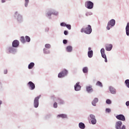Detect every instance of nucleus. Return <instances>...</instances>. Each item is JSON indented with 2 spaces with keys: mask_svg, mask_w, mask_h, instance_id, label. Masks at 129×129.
Wrapping results in <instances>:
<instances>
[{
  "mask_svg": "<svg viewBox=\"0 0 129 129\" xmlns=\"http://www.w3.org/2000/svg\"><path fill=\"white\" fill-rule=\"evenodd\" d=\"M45 48H47L48 49L51 48V45L49 44H46L45 45Z\"/></svg>",
  "mask_w": 129,
  "mask_h": 129,
  "instance_id": "nucleus-33",
  "label": "nucleus"
},
{
  "mask_svg": "<svg viewBox=\"0 0 129 129\" xmlns=\"http://www.w3.org/2000/svg\"><path fill=\"white\" fill-rule=\"evenodd\" d=\"M112 27L111 25H110L109 23H108L107 26V30H110V28Z\"/></svg>",
  "mask_w": 129,
  "mask_h": 129,
  "instance_id": "nucleus-31",
  "label": "nucleus"
},
{
  "mask_svg": "<svg viewBox=\"0 0 129 129\" xmlns=\"http://www.w3.org/2000/svg\"><path fill=\"white\" fill-rule=\"evenodd\" d=\"M96 85L97 86H100V87H102V83L100 82V81H98L96 83Z\"/></svg>",
  "mask_w": 129,
  "mask_h": 129,
  "instance_id": "nucleus-25",
  "label": "nucleus"
},
{
  "mask_svg": "<svg viewBox=\"0 0 129 129\" xmlns=\"http://www.w3.org/2000/svg\"><path fill=\"white\" fill-rule=\"evenodd\" d=\"M25 39H26V42H30L31 41V38H30V37L28 36H25Z\"/></svg>",
  "mask_w": 129,
  "mask_h": 129,
  "instance_id": "nucleus-26",
  "label": "nucleus"
},
{
  "mask_svg": "<svg viewBox=\"0 0 129 129\" xmlns=\"http://www.w3.org/2000/svg\"><path fill=\"white\" fill-rule=\"evenodd\" d=\"M58 101H59L60 104H63V103H64L63 101L62 100L60 99H58Z\"/></svg>",
  "mask_w": 129,
  "mask_h": 129,
  "instance_id": "nucleus-38",
  "label": "nucleus"
},
{
  "mask_svg": "<svg viewBox=\"0 0 129 129\" xmlns=\"http://www.w3.org/2000/svg\"><path fill=\"white\" fill-rule=\"evenodd\" d=\"M83 72H84V73H87V72H88V69L87 67H85L83 69Z\"/></svg>",
  "mask_w": 129,
  "mask_h": 129,
  "instance_id": "nucleus-23",
  "label": "nucleus"
},
{
  "mask_svg": "<svg viewBox=\"0 0 129 129\" xmlns=\"http://www.w3.org/2000/svg\"><path fill=\"white\" fill-rule=\"evenodd\" d=\"M109 91H110L111 93H112V94H115V92H116L114 88H113L112 87H109Z\"/></svg>",
  "mask_w": 129,
  "mask_h": 129,
  "instance_id": "nucleus-15",
  "label": "nucleus"
},
{
  "mask_svg": "<svg viewBox=\"0 0 129 129\" xmlns=\"http://www.w3.org/2000/svg\"><path fill=\"white\" fill-rule=\"evenodd\" d=\"M49 31V28H46L45 29V32H48Z\"/></svg>",
  "mask_w": 129,
  "mask_h": 129,
  "instance_id": "nucleus-44",
  "label": "nucleus"
},
{
  "mask_svg": "<svg viewBox=\"0 0 129 129\" xmlns=\"http://www.w3.org/2000/svg\"><path fill=\"white\" fill-rule=\"evenodd\" d=\"M28 86H29V88L31 89V90H34L35 89V84H34L32 82H29L28 84Z\"/></svg>",
  "mask_w": 129,
  "mask_h": 129,
  "instance_id": "nucleus-8",
  "label": "nucleus"
},
{
  "mask_svg": "<svg viewBox=\"0 0 129 129\" xmlns=\"http://www.w3.org/2000/svg\"><path fill=\"white\" fill-rule=\"evenodd\" d=\"M101 53L102 55V57L104 58V59H105V62H107V58H106V55H105L104 48H102L101 49Z\"/></svg>",
  "mask_w": 129,
  "mask_h": 129,
  "instance_id": "nucleus-6",
  "label": "nucleus"
},
{
  "mask_svg": "<svg viewBox=\"0 0 129 129\" xmlns=\"http://www.w3.org/2000/svg\"><path fill=\"white\" fill-rule=\"evenodd\" d=\"M16 16H17V20L18 21L22 20V16L20 15V14H18V12L15 13Z\"/></svg>",
  "mask_w": 129,
  "mask_h": 129,
  "instance_id": "nucleus-19",
  "label": "nucleus"
},
{
  "mask_svg": "<svg viewBox=\"0 0 129 129\" xmlns=\"http://www.w3.org/2000/svg\"><path fill=\"white\" fill-rule=\"evenodd\" d=\"M91 120L92 124H95L96 123V119H92Z\"/></svg>",
  "mask_w": 129,
  "mask_h": 129,
  "instance_id": "nucleus-28",
  "label": "nucleus"
},
{
  "mask_svg": "<svg viewBox=\"0 0 129 129\" xmlns=\"http://www.w3.org/2000/svg\"><path fill=\"white\" fill-rule=\"evenodd\" d=\"M125 30H126V34L127 36H129V23H127Z\"/></svg>",
  "mask_w": 129,
  "mask_h": 129,
  "instance_id": "nucleus-16",
  "label": "nucleus"
},
{
  "mask_svg": "<svg viewBox=\"0 0 129 129\" xmlns=\"http://www.w3.org/2000/svg\"><path fill=\"white\" fill-rule=\"evenodd\" d=\"M116 118L117 119H118V120H121L122 121H124V120H125V117L122 114L117 115L116 116Z\"/></svg>",
  "mask_w": 129,
  "mask_h": 129,
  "instance_id": "nucleus-7",
  "label": "nucleus"
},
{
  "mask_svg": "<svg viewBox=\"0 0 129 129\" xmlns=\"http://www.w3.org/2000/svg\"><path fill=\"white\" fill-rule=\"evenodd\" d=\"M108 24H110L111 27H113L115 25V20L114 19L111 20Z\"/></svg>",
  "mask_w": 129,
  "mask_h": 129,
  "instance_id": "nucleus-13",
  "label": "nucleus"
},
{
  "mask_svg": "<svg viewBox=\"0 0 129 129\" xmlns=\"http://www.w3.org/2000/svg\"><path fill=\"white\" fill-rule=\"evenodd\" d=\"M88 50H89V51H91V47H89V48H88Z\"/></svg>",
  "mask_w": 129,
  "mask_h": 129,
  "instance_id": "nucleus-46",
  "label": "nucleus"
},
{
  "mask_svg": "<svg viewBox=\"0 0 129 129\" xmlns=\"http://www.w3.org/2000/svg\"><path fill=\"white\" fill-rule=\"evenodd\" d=\"M79 126L80 128H81V129L85 128V125L84 124V123H83L82 122L79 123Z\"/></svg>",
  "mask_w": 129,
  "mask_h": 129,
  "instance_id": "nucleus-20",
  "label": "nucleus"
},
{
  "mask_svg": "<svg viewBox=\"0 0 129 129\" xmlns=\"http://www.w3.org/2000/svg\"><path fill=\"white\" fill-rule=\"evenodd\" d=\"M2 3H6V0H2Z\"/></svg>",
  "mask_w": 129,
  "mask_h": 129,
  "instance_id": "nucleus-45",
  "label": "nucleus"
},
{
  "mask_svg": "<svg viewBox=\"0 0 129 129\" xmlns=\"http://www.w3.org/2000/svg\"><path fill=\"white\" fill-rule=\"evenodd\" d=\"M122 122L121 121H118L116 122L115 127L116 129H125V126L124 125L121 127Z\"/></svg>",
  "mask_w": 129,
  "mask_h": 129,
  "instance_id": "nucleus-2",
  "label": "nucleus"
},
{
  "mask_svg": "<svg viewBox=\"0 0 129 129\" xmlns=\"http://www.w3.org/2000/svg\"><path fill=\"white\" fill-rule=\"evenodd\" d=\"M64 35H68V31H64Z\"/></svg>",
  "mask_w": 129,
  "mask_h": 129,
  "instance_id": "nucleus-40",
  "label": "nucleus"
},
{
  "mask_svg": "<svg viewBox=\"0 0 129 129\" xmlns=\"http://www.w3.org/2000/svg\"><path fill=\"white\" fill-rule=\"evenodd\" d=\"M2 104V101H0V105Z\"/></svg>",
  "mask_w": 129,
  "mask_h": 129,
  "instance_id": "nucleus-47",
  "label": "nucleus"
},
{
  "mask_svg": "<svg viewBox=\"0 0 129 129\" xmlns=\"http://www.w3.org/2000/svg\"><path fill=\"white\" fill-rule=\"evenodd\" d=\"M51 14H48V16H50Z\"/></svg>",
  "mask_w": 129,
  "mask_h": 129,
  "instance_id": "nucleus-48",
  "label": "nucleus"
},
{
  "mask_svg": "<svg viewBox=\"0 0 129 129\" xmlns=\"http://www.w3.org/2000/svg\"><path fill=\"white\" fill-rule=\"evenodd\" d=\"M53 107H54V108H57V107H58V105L57 104V102H54V103Z\"/></svg>",
  "mask_w": 129,
  "mask_h": 129,
  "instance_id": "nucleus-35",
  "label": "nucleus"
},
{
  "mask_svg": "<svg viewBox=\"0 0 129 129\" xmlns=\"http://www.w3.org/2000/svg\"><path fill=\"white\" fill-rule=\"evenodd\" d=\"M43 51L45 54H49V53H50V51H49V50H47V49L45 48L43 49Z\"/></svg>",
  "mask_w": 129,
  "mask_h": 129,
  "instance_id": "nucleus-29",
  "label": "nucleus"
},
{
  "mask_svg": "<svg viewBox=\"0 0 129 129\" xmlns=\"http://www.w3.org/2000/svg\"><path fill=\"white\" fill-rule=\"evenodd\" d=\"M125 84H126V86L129 88V80H126L125 81Z\"/></svg>",
  "mask_w": 129,
  "mask_h": 129,
  "instance_id": "nucleus-27",
  "label": "nucleus"
},
{
  "mask_svg": "<svg viewBox=\"0 0 129 129\" xmlns=\"http://www.w3.org/2000/svg\"><path fill=\"white\" fill-rule=\"evenodd\" d=\"M25 6L26 7H28V4H29V0H25Z\"/></svg>",
  "mask_w": 129,
  "mask_h": 129,
  "instance_id": "nucleus-34",
  "label": "nucleus"
},
{
  "mask_svg": "<svg viewBox=\"0 0 129 129\" xmlns=\"http://www.w3.org/2000/svg\"><path fill=\"white\" fill-rule=\"evenodd\" d=\"M68 74V71L66 70H63L62 72L59 73L58 75V78H62L66 76Z\"/></svg>",
  "mask_w": 129,
  "mask_h": 129,
  "instance_id": "nucleus-3",
  "label": "nucleus"
},
{
  "mask_svg": "<svg viewBox=\"0 0 129 129\" xmlns=\"http://www.w3.org/2000/svg\"><path fill=\"white\" fill-rule=\"evenodd\" d=\"M81 33H85V34H91V32H92V29L91 28V26L88 25V27H86L85 29L82 28L81 30Z\"/></svg>",
  "mask_w": 129,
  "mask_h": 129,
  "instance_id": "nucleus-1",
  "label": "nucleus"
},
{
  "mask_svg": "<svg viewBox=\"0 0 129 129\" xmlns=\"http://www.w3.org/2000/svg\"><path fill=\"white\" fill-rule=\"evenodd\" d=\"M105 49L106 51H110L112 49V44H106Z\"/></svg>",
  "mask_w": 129,
  "mask_h": 129,
  "instance_id": "nucleus-11",
  "label": "nucleus"
},
{
  "mask_svg": "<svg viewBox=\"0 0 129 129\" xmlns=\"http://www.w3.org/2000/svg\"><path fill=\"white\" fill-rule=\"evenodd\" d=\"M7 73H8V70H5L4 71V74H7Z\"/></svg>",
  "mask_w": 129,
  "mask_h": 129,
  "instance_id": "nucleus-43",
  "label": "nucleus"
},
{
  "mask_svg": "<svg viewBox=\"0 0 129 129\" xmlns=\"http://www.w3.org/2000/svg\"><path fill=\"white\" fill-rule=\"evenodd\" d=\"M81 89V86L79 85V83H77L75 86V90L76 91H79Z\"/></svg>",
  "mask_w": 129,
  "mask_h": 129,
  "instance_id": "nucleus-10",
  "label": "nucleus"
},
{
  "mask_svg": "<svg viewBox=\"0 0 129 129\" xmlns=\"http://www.w3.org/2000/svg\"><path fill=\"white\" fill-rule=\"evenodd\" d=\"M110 111H111V110H110V109L109 108L106 109V112H110Z\"/></svg>",
  "mask_w": 129,
  "mask_h": 129,
  "instance_id": "nucleus-39",
  "label": "nucleus"
},
{
  "mask_svg": "<svg viewBox=\"0 0 129 129\" xmlns=\"http://www.w3.org/2000/svg\"><path fill=\"white\" fill-rule=\"evenodd\" d=\"M41 98V95H39L35 98L34 100V106L35 108H37L39 106V99Z\"/></svg>",
  "mask_w": 129,
  "mask_h": 129,
  "instance_id": "nucleus-4",
  "label": "nucleus"
},
{
  "mask_svg": "<svg viewBox=\"0 0 129 129\" xmlns=\"http://www.w3.org/2000/svg\"><path fill=\"white\" fill-rule=\"evenodd\" d=\"M63 44H67V40L64 39L63 40Z\"/></svg>",
  "mask_w": 129,
  "mask_h": 129,
  "instance_id": "nucleus-41",
  "label": "nucleus"
},
{
  "mask_svg": "<svg viewBox=\"0 0 129 129\" xmlns=\"http://www.w3.org/2000/svg\"><path fill=\"white\" fill-rule=\"evenodd\" d=\"M85 6L89 10H91V9L93 8V3L91 1H87L85 3Z\"/></svg>",
  "mask_w": 129,
  "mask_h": 129,
  "instance_id": "nucleus-5",
  "label": "nucleus"
},
{
  "mask_svg": "<svg viewBox=\"0 0 129 129\" xmlns=\"http://www.w3.org/2000/svg\"><path fill=\"white\" fill-rule=\"evenodd\" d=\"M67 52H72V46H68L67 47Z\"/></svg>",
  "mask_w": 129,
  "mask_h": 129,
  "instance_id": "nucleus-22",
  "label": "nucleus"
},
{
  "mask_svg": "<svg viewBox=\"0 0 129 129\" xmlns=\"http://www.w3.org/2000/svg\"><path fill=\"white\" fill-rule=\"evenodd\" d=\"M88 56L89 58H92V56H93V51H89L88 52Z\"/></svg>",
  "mask_w": 129,
  "mask_h": 129,
  "instance_id": "nucleus-17",
  "label": "nucleus"
},
{
  "mask_svg": "<svg viewBox=\"0 0 129 129\" xmlns=\"http://www.w3.org/2000/svg\"><path fill=\"white\" fill-rule=\"evenodd\" d=\"M106 103L107 104H111V100L110 99H107L106 101Z\"/></svg>",
  "mask_w": 129,
  "mask_h": 129,
  "instance_id": "nucleus-30",
  "label": "nucleus"
},
{
  "mask_svg": "<svg viewBox=\"0 0 129 129\" xmlns=\"http://www.w3.org/2000/svg\"><path fill=\"white\" fill-rule=\"evenodd\" d=\"M34 66H35V63L34 62H31L28 65V69H32Z\"/></svg>",
  "mask_w": 129,
  "mask_h": 129,
  "instance_id": "nucleus-21",
  "label": "nucleus"
},
{
  "mask_svg": "<svg viewBox=\"0 0 129 129\" xmlns=\"http://www.w3.org/2000/svg\"><path fill=\"white\" fill-rule=\"evenodd\" d=\"M97 102H98V99L97 98H95L92 102V104L94 106H96V103H97Z\"/></svg>",
  "mask_w": 129,
  "mask_h": 129,
  "instance_id": "nucleus-14",
  "label": "nucleus"
},
{
  "mask_svg": "<svg viewBox=\"0 0 129 129\" xmlns=\"http://www.w3.org/2000/svg\"><path fill=\"white\" fill-rule=\"evenodd\" d=\"M126 105L127 106H129V101H127V102H126Z\"/></svg>",
  "mask_w": 129,
  "mask_h": 129,
  "instance_id": "nucleus-42",
  "label": "nucleus"
},
{
  "mask_svg": "<svg viewBox=\"0 0 129 129\" xmlns=\"http://www.w3.org/2000/svg\"><path fill=\"white\" fill-rule=\"evenodd\" d=\"M66 27L69 30H71V25H67L66 24Z\"/></svg>",
  "mask_w": 129,
  "mask_h": 129,
  "instance_id": "nucleus-32",
  "label": "nucleus"
},
{
  "mask_svg": "<svg viewBox=\"0 0 129 129\" xmlns=\"http://www.w3.org/2000/svg\"><path fill=\"white\" fill-rule=\"evenodd\" d=\"M90 117L91 118V119H94L95 118V116H94L93 114L90 115Z\"/></svg>",
  "mask_w": 129,
  "mask_h": 129,
  "instance_id": "nucleus-36",
  "label": "nucleus"
},
{
  "mask_svg": "<svg viewBox=\"0 0 129 129\" xmlns=\"http://www.w3.org/2000/svg\"><path fill=\"white\" fill-rule=\"evenodd\" d=\"M66 25L67 24H66L64 22H62L60 24V26H61V27H66Z\"/></svg>",
  "mask_w": 129,
  "mask_h": 129,
  "instance_id": "nucleus-37",
  "label": "nucleus"
},
{
  "mask_svg": "<svg viewBox=\"0 0 129 129\" xmlns=\"http://www.w3.org/2000/svg\"><path fill=\"white\" fill-rule=\"evenodd\" d=\"M20 41L23 43V44L26 42V40H25V37L24 36H22L20 38Z\"/></svg>",
  "mask_w": 129,
  "mask_h": 129,
  "instance_id": "nucleus-24",
  "label": "nucleus"
},
{
  "mask_svg": "<svg viewBox=\"0 0 129 129\" xmlns=\"http://www.w3.org/2000/svg\"><path fill=\"white\" fill-rule=\"evenodd\" d=\"M57 117H61V118H67V115L65 114H61L57 115Z\"/></svg>",
  "mask_w": 129,
  "mask_h": 129,
  "instance_id": "nucleus-18",
  "label": "nucleus"
},
{
  "mask_svg": "<svg viewBox=\"0 0 129 129\" xmlns=\"http://www.w3.org/2000/svg\"><path fill=\"white\" fill-rule=\"evenodd\" d=\"M86 90L87 92H92L93 91V89H92V86H88L86 87Z\"/></svg>",
  "mask_w": 129,
  "mask_h": 129,
  "instance_id": "nucleus-12",
  "label": "nucleus"
},
{
  "mask_svg": "<svg viewBox=\"0 0 129 129\" xmlns=\"http://www.w3.org/2000/svg\"><path fill=\"white\" fill-rule=\"evenodd\" d=\"M19 45H20V42H19V40H14L12 43V46L15 48H17V47H18Z\"/></svg>",
  "mask_w": 129,
  "mask_h": 129,
  "instance_id": "nucleus-9",
  "label": "nucleus"
}]
</instances>
